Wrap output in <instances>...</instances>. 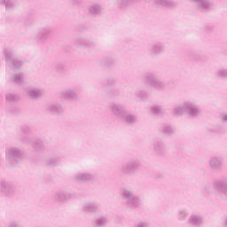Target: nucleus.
Masks as SVG:
<instances>
[{
    "label": "nucleus",
    "mask_w": 227,
    "mask_h": 227,
    "mask_svg": "<svg viewBox=\"0 0 227 227\" xmlns=\"http://www.w3.org/2000/svg\"><path fill=\"white\" fill-rule=\"evenodd\" d=\"M3 54L5 59V65L12 70H17L22 67V62L15 57V51L12 48H4Z\"/></svg>",
    "instance_id": "f257e3e1"
},
{
    "label": "nucleus",
    "mask_w": 227,
    "mask_h": 227,
    "mask_svg": "<svg viewBox=\"0 0 227 227\" xmlns=\"http://www.w3.org/2000/svg\"><path fill=\"white\" fill-rule=\"evenodd\" d=\"M122 200H125L126 205L129 208H139L143 205V200L141 198L129 189H122L121 191Z\"/></svg>",
    "instance_id": "f03ea898"
},
{
    "label": "nucleus",
    "mask_w": 227,
    "mask_h": 227,
    "mask_svg": "<svg viewBox=\"0 0 227 227\" xmlns=\"http://www.w3.org/2000/svg\"><path fill=\"white\" fill-rule=\"evenodd\" d=\"M24 151L19 147L12 146L5 149V159L12 164H17L19 160H22Z\"/></svg>",
    "instance_id": "7ed1b4c3"
},
{
    "label": "nucleus",
    "mask_w": 227,
    "mask_h": 227,
    "mask_svg": "<svg viewBox=\"0 0 227 227\" xmlns=\"http://www.w3.org/2000/svg\"><path fill=\"white\" fill-rule=\"evenodd\" d=\"M0 192L4 198H12L16 192L15 185L10 180H0Z\"/></svg>",
    "instance_id": "20e7f679"
},
{
    "label": "nucleus",
    "mask_w": 227,
    "mask_h": 227,
    "mask_svg": "<svg viewBox=\"0 0 227 227\" xmlns=\"http://www.w3.org/2000/svg\"><path fill=\"white\" fill-rule=\"evenodd\" d=\"M50 36H52V27H42L36 29L34 40L43 43V42H47V40H49Z\"/></svg>",
    "instance_id": "39448f33"
},
{
    "label": "nucleus",
    "mask_w": 227,
    "mask_h": 227,
    "mask_svg": "<svg viewBox=\"0 0 227 227\" xmlns=\"http://www.w3.org/2000/svg\"><path fill=\"white\" fill-rule=\"evenodd\" d=\"M143 81H145L146 83L151 86V88H153L154 90H157L158 91H162L164 88H166V85L164 82H160V80L157 79L155 77L154 74H148L145 76H144Z\"/></svg>",
    "instance_id": "423d86ee"
},
{
    "label": "nucleus",
    "mask_w": 227,
    "mask_h": 227,
    "mask_svg": "<svg viewBox=\"0 0 227 227\" xmlns=\"http://www.w3.org/2000/svg\"><path fill=\"white\" fill-rule=\"evenodd\" d=\"M184 108L185 113H188L192 118H196V116H200V114H201V110H200V107L192 101H185Z\"/></svg>",
    "instance_id": "0eeeda50"
},
{
    "label": "nucleus",
    "mask_w": 227,
    "mask_h": 227,
    "mask_svg": "<svg viewBox=\"0 0 227 227\" xmlns=\"http://www.w3.org/2000/svg\"><path fill=\"white\" fill-rule=\"evenodd\" d=\"M109 109L114 116L120 118V120H121V117L127 113L125 106L120 103H113L110 105Z\"/></svg>",
    "instance_id": "6e6552de"
},
{
    "label": "nucleus",
    "mask_w": 227,
    "mask_h": 227,
    "mask_svg": "<svg viewBox=\"0 0 227 227\" xmlns=\"http://www.w3.org/2000/svg\"><path fill=\"white\" fill-rule=\"evenodd\" d=\"M60 97L64 100H69L70 102H74V100H77L79 98V95L77 91L74 89H66L60 92Z\"/></svg>",
    "instance_id": "1a4fd4ad"
},
{
    "label": "nucleus",
    "mask_w": 227,
    "mask_h": 227,
    "mask_svg": "<svg viewBox=\"0 0 227 227\" xmlns=\"http://www.w3.org/2000/svg\"><path fill=\"white\" fill-rule=\"evenodd\" d=\"M209 168L213 171H221L223 169V156H212L209 159Z\"/></svg>",
    "instance_id": "9d476101"
},
{
    "label": "nucleus",
    "mask_w": 227,
    "mask_h": 227,
    "mask_svg": "<svg viewBox=\"0 0 227 227\" xmlns=\"http://www.w3.org/2000/svg\"><path fill=\"white\" fill-rule=\"evenodd\" d=\"M74 182L79 184H85V182H91L95 180V176L90 173H78L74 177Z\"/></svg>",
    "instance_id": "9b49d317"
},
{
    "label": "nucleus",
    "mask_w": 227,
    "mask_h": 227,
    "mask_svg": "<svg viewBox=\"0 0 227 227\" xmlns=\"http://www.w3.org/2000/svg\"><path fill=\"white\" fill-rule=\"evenodd\" d=\"M72 193L65 191H59L54 195L55 201H60L61 203H65V201H68V200H72Z\"/></svg>",
    "instance_id": "f8f14e48"
},
{
    "label": "nucleus",
    "mask_w": 227,
    "mask_h": 227,
    "mask_svg": "<svg viewBox=\"0 0 227 227\" xmlns=\"http://www.w3.org/2000/svg\"><path fill=\"white\" fill-rule=\"evenodd\" d=\"M22 141L27 145H30L34 150H42V148H43V141L41 139H35L32 141L31 138L25 137L22 138Z\"/></svg>",
    "instance_id": "ddd939ff"
},
{
    "label": "nucleus",
    "mask_w": 227,
    "mask_h": 227,
    "mask_svg": "<svg viewBox=\"0 0 227 227\" xmlns=\"http://www.w3.org/2000/svg\"><path fill=\"white\" fill-rule=\"evenodd\" d=\"M27 95L34 100H38L43 97V90L42 89H27Z\"/></svg>",
    "instance_id": "4468645a"
},
{
    "label": "nucleus",
    "mask_w": 227,
    "mask_h": 227,
    "mask_svg": "<svg viewBox=\"0 0 227 227\" xmlns=\"http://www.w3.org/2000/svg\"><path fill=\"white\" fill-rule=\"evenodd\" d=\"M193 3H196L198 10H200L201 12H205L206 10H208L212 8V2L208 0H192Z\"/></svg>",
    "instance_id": "2eb2a0df"
},
{
    "label": "nucleus",
    "mask_w": 227,
    "mask_h": 227,
    "mask_svg": "<svg viewBox=\"0 0 227 227\" xmlns=\"http://www.w3.org/2000/svg\"><path fill=\"white\" fill-rule=\"evenodd\" d=\"M100 205L97 202H87L83 205V212H87L88 214H95L96 211L98 210Z\"/></svg>",
    "instance_id": "dca6fc26"
},
{
    "label": "nucleus",
    "mask_w": 227,
    "mask_h": 227,
    "mask_svg": "<svg viewBox=\"0 0 227 227\" xmlns=\"http://www.w3.org/2000/svg\"><path fill=\"white\" fill-rule=\"evenodd\" d=\"M121 120L128 123V125H134V123L137 122V116L129 114L127 110L126 113L121 116Z\"/></svg>",
    "instance_id": "f3484780"
},
{
    "label": "nucleus",
    "mask_w": 227,
    "mask_h": 227,
    "mask_svg": "<svg viewBox=\"0 0 227 227\" xmlns=\"http://www.w3.org/2000/svg\"><path fill=\"white\" fill-rule=\"evenodd\" d=\"M63 106H61V105L58 103H53L48 106V112L50 113V114L59 115L63 114Z\"/></svg>",
    "instance_id": "a211bd4d"
},
{
    "label": "nucleus",
    "mask_w": 227,
    "mask_h": 227,
    "mask_svg": "<svg viewBox=\"0 0 227 227\" xmlns=\"http://www.w3.org/2000/svg\"><path fill=\"white\" fill-rule=\"evenodd\" d=\"M188 223L192 226L200 227L201 226V224H203V217L196 214L191 215V216L189 217Z\"/></svg>",
    "instance_id": "6ab92c4d"
},
{
    "label": "nucleus",
    "mask_w": 227,
    "mask_h": 227,
    "mask_svg": "<svg viewBox=\"0 0 227 227\" xmlns=\"http://www.w3.org/2000/svg\"><path fill=\"white\" fill-rule=\"evenodd\" d=\"M150 52L153 56H157L164 52V43H154L150 49Z\"/></svg>",
    "instance_id": "aec40b11"
},
{
    "label": "nucleus",
    "mask_w": 227,
    "mask_h": 227,
    "mask_svg": "<svg viewBox=\"0 0 227 227\" xmlns=\"http://www.w3.org/2000/svg\"><path fill=\"white\" fill-rule=\"evenodd\" d=\"M154 4L163 8H175L176 6V4L171 0H154Z\"/></svg>",
    "instance_id": "412c9836"
},
{
    "label": "nucleus",
    "mask_w": 227,
    "mask_h": 227,
    "mask_svg": "<svg viewBox=\"0 0 227 227\" xmlns=\"http://www.w3.org/2000/svg\"><path fill=\"white\" fill-rule=\"evenodd\" d=\"M104 12V8L98 4H93L88 8V12L90 15H100Z\"/></svg>",
    "instance_id": "4be33fe9"
},
{
    "label": "nucleus",
    "mask_w": 227,
    "mask_h": 227,
    "mask_svg": "<svg viewBox=\"0 0 227 227\" xmlns=\"http://www.w3.org/2000/svg\"><path fill=\"white\" fill-rule=\"evenodd\" d=\"M174 116H183L185 114V102L183 105H177L173 110Z\"/></svg>",
    "instance_id": "5701e85b"
},
{
    "label": "nucleus",
    "mask_w": 227,
    "mask_h": 227,
    "mask_svg": "<svg viewBox=\"0 0 227 227\" xmlns=\"http://www.w3.org/2000/svg\"><path fill=\"white\" fill-rule=\"evenodd\" d=\"M0 4L5 6V10L7 12H10L15 8V3H13L12 0H0Z\"/></svg>",
    "instance_id": "b1692460"
},
{
    "label": "nucleus",
    "mask_w": 227,
    "mask_h": 227,
    "mask_svg": "<svg viewBox=\"0 0 227 227\" xmlns=\"http://www.w3.org/2000/svg\"><path fill=\"white\" fill-rule=\"evenodd\" d=\"M153 150L157 155H160V153L164 152V144L162 142H156L153 145Z\"/></svg>",
    "instance_id": "393cba45"
},
{
    "label": "nucleus",
    "mask_w": 227,
    "mask_h": 227,
    "mask_svg": "<svg viewBox=\"0 0 227 227\" xmlns=\"http://www.w3.org/2000/svg\"><path fill=\"white\" fill-rule=\"evenodd\" d=\"M108 223L109 219H107V217L106 216L99 217L95 220V225L98 227L106 226V224H107Z\"/></svg>",
    "instance_id": "a878e982"
},
{
    "label": "nucleus",
    "mask_w": 227,
    "mask_h": 227,
    "mask_svg": "<svg viewBox=\"0 0 227 227\" xmlns=\"http://www.w3.org/2000/svg\"><path fill=\"white\" fill-rule=\"evenodd\" d=\"M13 82L14 84H19L20 86L24 84V74L22 73L14 74Z\"/></svg>",
    "instance_id": "bb28decb"
},
{
    "label": "nucleus",
    "mask_w": 227,
    "mask_h": 227,
    "mask_svg": "<svg viewBox=\"0 0 227 227\" xmlns=\"http://www.w3.org/2000/svg\"><path fill=\"white\" fill-rule=\"evenodd\" d=\"M121 172L123 173L124 175H129V173H134L129 162L123 164L121 167Z\"/></svg>",
    "instance_id": "cd10ccee"
},
{
    "label": "nucleus",
    "mask_w": 227,
    "mask_h": 227,
    "mask_svg": "<svg viewBox=\"0 0 227 227\" xmlns=\"http://www.w3.org/2000/svg\"><path fill=\"white\" fill-rule=\"evenodd\" d=\"M135 95L140 100H146V98H148V92H146V91H145L143 90H137L135 93Z\"/></svg>",
    "instance_id": "c85d7f7f"
},
{
    "label": "nucleus",
    "mask_w": 227,
    "mask_h": 227,
    "mask_svg": "<svg viewBox=\"0 0 227 227\" xmlns=\"http://www.w3.org/2000/svg\"><path fill=\"white\" fill-rule=\"evenodd\" d=\"M151 113H153V114H162V113H164V110L160 106H153L151 107Z\"/></svg>",
    "instance_id": "c756f323"
},
{
    "label": "nucleus",
    "mask_w": 227,
    "mask_h": 227,
    "mask_svg": "<svg viewBox=\"0 0 227 227\" xmlns=\"http://www.w3.org/2000/svg\"><path fill=\"white\" fill-rule=\"evenodd\" d=\"M6 102H16V100H19V95L17 94H6L5 96Z\"/></svg>",
    "instance_id": "7c9ffc66"
},
{
    "label": "nucleus",
    "mask_w": 227,
    "mask_h": 227,
    "mask_svg": "<svg viewBox=\"0 0 227 227\" xmlns=\"http://www.w3.org/2000/svg\"><path fill=\"white\" fill-rule=\"evenodd\" d=\"M76 43L80 47H90V41H88V39H84V38L78 39Z\"/></svg>",
    "instance_id": "2f4dec72"
},
{
    "label": "nucleus",
    "mask_w": 227,
    "mask_h": 227,
    "mask_svg": "<svg viewBox=\"0 0 227 227\" xmlns=\"http://www.w3.org/2000/svg\"><path fill=\"white\" fill-rule=\"evenodd\" d=\"M129 165L131 166V169L134 171L139 169L141 168V162L139 160L129 161Z\"/></svg>",
    "instance_id": "473e14b6"
},
{
    "label": "nucleus",
    "mask_w": 227,
    "mask_h": 227,
    "mask_svg": "<svg viewBox=\"0 0 227 227\" xmlns=\"http://www.w3.org/2000/svg\"><path fill=\"white\" fill-rule=\"evenodd\" d=\"M217 77H221L222 79L227 78V69L226 68H220L216 73Z\"/></svg>",
    "instance_id": "72a5a7b5"
},
{
    "label": "nucleus",
    "mask_w": 227,
    "mask_h": 227,
    "mask_svg": "<svg viewBox=\"0 0 227 227\" xmlns=\"http://www.w3.org/2000/svg\"><path fill=\"white\" fill-rule=\"evenodd\" d=\"M163 134H167V136H171L175 132V129L171 128L169 125H165L162 129Z\"/></svg>",
    "instance_id": "f704fd0d"
},
{
    "label": "nucleus",
    "mask_w": 227,
    "mask_h": 227,
    "mask_svg": "<svg viewBox=\"0 0 227 227\" xmlns=\"http://www.w3.org/2000/svg\"><path fill=\"white\" fill-rule=\"evenodd\" d=\"M187 215H188V214L186 213L185 210L180 209L178 211V217H179V219L184 220V219H185V217H187Z\"/></svg>",
    "instance_id": "c9c22d12"
},
{
    "label": "nucleus",
    "mask_w": 227,
    "mask_h": 227,
    "mask_svg": "<svg viewBox=\"0 0 227 227\" xmlns=\"http://www.w3.org/2000/svg\"><path fill=\"white\" fill-rule=\"evenodd\" d=\"M203 193L204 194H210L211 192H212V186H210V185H205L204 187H203Z\"/></svg>",
    "instance_id": "e433bc0d"
},
{
    "label": "nucleus",
    "mask_w": 227,
    "mask_h": 227,
    "mask_svg": "<svg viewBox=\"0 0 227 227\" xmlns=\"http://www.w3.org/2000/svg\"><path fill=\"white\" fill-rule=\"evenodd\" d=\"M21 132L26 135L31 134V129H29L27 126H24L21 128Z\"/></svg>",
    "instance_id": "4c0bfd02"
},
{
    "label": "nucleus",
    "mask_w": 227,
    "mask_h": 227,
    "mask_svg": "<svg viewBox=\"0 0 227 227\" xmlns=\"http://www.w3.org/2000/svg\"><path fill=\"white\" fill-rule=\"evenodd\" d=\"M48 164L49 166H56V164H58V158H51Z\"/></svg>",
    "instance_id": "58836bf2"
},
{
    "label": "nucleus",
    "mask_w": 227,
    "mask_h": 227,
    "mask_svg": "<svg viewBox=\"0 0 227 227\" xmlns=\"http://www.w3.org/2000/svg\"><path fill=\"white\" fill-rule=\"evenodd\" d=\"M137 227H150V223H148L147 222H139L137 224Z\"/></svg>",
    "instance_id": "ea45409f"
},
{
    "label": "nucleus",
    "mask_w": 227,
    "mask_h": 227,
    "mask_svg": "<svg viewBox=\"0 0 227 227\" xmlns=\"http://www.w3.org/2000/svg\"><path fill=\"white\" fill-rule=\"evenodd\" d=\"M220 120L221 121L226 122L227 121V113H223L220 114Z\"/></svg>",
    "instance_id": "a19ab883"
},
{
    "label": "nucleus",
    "mask_w": 227,
    "mask_h": 227,
    "mask_svg": "<svg viewBox=\"0 0 227 227\" xmlns=\"http://www.w3.org/2000/svg\"><path fill=\"white\" fill-rule=\"evenodd\" d=\"M115 82H116V80H114V78H110L107 81V85L108 86H113Z\"/></svg>",
    "instance_id": "79ce46f5"
},
{
    "label": "nucleus",
    "mask_w": 227,
    "mask_h": 227,
    "mask_svg": "<svg viewBox=\"0 0 227 227\" xmlns=\"http://www.w3.org/2000/svg\"><path fill=\"white\" fill-rule=\"evenodd\" d=\"M8 227H20V224L17 222H11Z\"/></svg>",
    "instance_id": "37998d69"
},
{
    "label": "nucleus",
    "mask_w": 227,
    "mask_h": 227,
    "mask_svg": "<svg viewBox=\"0 0 227 227\" xmlns=\"http://www.w3.org/2000/svg\"><path fill=\"white\" fill-rule=\"evenodd\" d=\"M82 3V0H71L72 4H81Z\"/></svg>",
    "instance_id": "c03bdc74"
},
{
    "label": "nucleus",
    "mask_w": 227,
    "mask_h": 227,
    "mask_svg": "<svg viewBox=\"0 0 227 227\" xmlns=\"http://www.w3.org/2000/svg\"><path fill=\"white\" fill-rule=\"evenodd\" d=\"M224 224H225V226L227 227V217L225 218Z\"/></svg>",
    "instance_id": "a18cd8bd"
}]
</instances>
